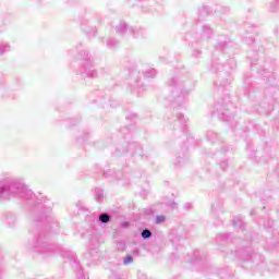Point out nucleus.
I'll use <instances>...</instances> for the list:
<instances>
[{
    "label": "nucleus",
    "mask_w": 279,
    "mask_h": 279,
    "mask_svg": "<svg viewBox=\"0 0 279 279\" xmlns=\"http://www.w3.org/2000/svg\"><path fill=\"white\" fill-rule=\"evenodd\" d=\"M16 195H20L22 199L33 202L36 206H40L43 211L40 213V218L36 219V221H43L51 214V205H46L47 198L43 194L36 196L32 190L25 186V183L21 179H1L0 199H10V197H16Z\"/></svg>",
    "instance_id": "1"
},
{
    "label": "nucleus",
    "mask_w": 279,
    "mask_h": 279,
    "mask_svg": "<svg viewBox=\"0 0 279 279\" xmlns=\"http://www.w3.org/2000/svg\"><path fill=\"white\" fill-rule=\"evenodd\" d=\"M169 86L173 88L172 95L174 97V101L179 105L184 104V101H186V97H189V94L191 93L189 85L178 77H172L169 82Z\"/></svg>",
    "instance_id": "2"
},
{
    "label": "nucleus",
    "mask_w": 279,
    "mask_h": 279,
    "mask_svg": "<svg viewBox=\"0 0 279 279\" xmlns=\"http://www.w3.org/2000/svg\"><path fill=\"white\" fill-rule=\"evenodd\" d=\"M33 250L38 254H43V256H53V254L60 250V246L50 244L44 240L43 235H39L35 244H33Z\"/></svg>",
    "instance_id": "3"
},
{
    "label": "nucleus",
    "mask_w": 279,
    "mask_h": 279,
    "mask_svg": "<svg viewBox=\"0 0 279 279\" xmlns=\"http://www.w3.org/2000/svg\"><path fill=\"white\" fill-rule=\"evenodd\" d=\"M215 109L217 110L218 117L221 121H227L228 123H232V121H234V111L230 112V110L234 109L232 104L216 102Z\"/></svg>",
    "instance_id": "4"
},
{
    "label": "nucleus",
    "mask_w": 279,
    "mask_h": 279,
    "mask_svg": "<svg viewBox=\"0 0 279 279\" xmlns=\"http://www.w3.org/2000/svg\"><path fill=\"white\" fill-rule=\"evenodd\" d=\"M78 60H84L83 63L84 71L82 72L83 77H90L95 80L97 77V70L93 69V62H90V57H88V51L82 50Z\"/></svg>",
    "instance_id": "5"
},
{
    "label": "nucleus",
    "mask_w": 279,
    "mask_h": 279,
    "mask_svg": "<svg viewBox=\"0 0 279 279\" xmlns=\"http://www.w3.org/2000/svg\"><path fill=\"white\" fill-rule=\"evenodd\" d=\"M141 149L142 147L140 146L138 143L133 142V143H129L126 145V148H118V151L121 154H131V156H135V154H138V156H143L141 155Z\"/></svg>",
    "instance_id": "6"
},
{
    "label": "nucleus",
    "mask_w": 279,
    "mask_h": 279,
    "mask_svg": "<svg viewBox=\"0 0 279 279\" xmlns=\"http://www.w3.org/2000/svg\"><path fill=\"white\" fill-rule=\"evenodd\" d=\"M230 43V39H228V37L226 36H220L218 38V41L216 44V49L218 51H225V49H228V45Z\"/></svg>",
    "instance_id": "7"
},
{
    "label": "nucleus",
    "mask_w": 279,
    "mask_h": 279,
    "mask_svg": "<svg viewBox=\"0 0 279 279\" xmlns=\"http://www.w3.org/2000/svg\"><path fill=\"white\" fill-rule=\"evenodd\" d=\"M129 32L135 38H145V36H147L145 28L141 27H130Z\"/></svg>",
    "instance_id": "8"
},
{
    "label": "nucleus",
    "mask_w": 279,
    "mask_h": 279,
    "mask_svg": "<svg viewBox=\"0 0 279 279\" xmlns=\"http://www.w3.org/2000/svg\"><path fill=\"white\" fill-rule=\"evenodd\" d=\"M117 34H120V36H123L126 32H130V28L128 27V24L121 22L118 26H116Z\"/></svg>",
    "instance_id": "9"
},
{
    "label": "nucleus",
    "mask_w": 279,
    "mask_h": 279,
    "mask_svg": "<svg viewBox=\"0 0 279 279\" xmlns=\"http://www.w3.org/2000/svg\"><path fill=\"white\" fill-rule=\"evenodd\" d=\"M211 34H213V28H210L207 25H204L203 29H202V38H203V40L204 39L208 40V38H210Z\"/></svg>",
    "instance_id": "10"
},
{
    "label": "nucleus",
    "mask_w": 279,
    "mask_h": 279,
    "mask_svg": "<svg viewBox=\"0 0 279 279\" xmlns=\"http://www.w3.org/2000/svg\"><path fill=\"white\" fill-rule=\"evenodd\" d=\"M70 263L74 269L77 271V277L82 276V267L75 257H70Z\"/></svg>",
    "instance_id": "11"
},
{
    "label": "nucleus",
    "mask_w": 279,
    "mask_h": 279,
    "mask_svg": "<svg viewBox=\"0 0 279 279\" xmlns=\"http://www.w3.org/2000/svg\"><path fill=\"white\" fill-rule=\"evenodd\" d=\"M12 47L10 46L9 43L1 41L0 43V56H3L4 53H8L11 51Z\"/></svg>",
    "instance_id": "12"
},
{
    "label": "nucleus",
    "mask_w": 279,
    "mask_h": 279,
    "mask_svg": "<svg viewBox=\"0 0 279 279\" xmlns=\"http://www.w3.org/2000/svg\"><path fill=\"white\" fill-rule=\"evenodd\" d=\"M111 219H112V216L106 213L100 214L98 217V221H100L104 225L110 223Z\"/></svg>",
    "instance_id": "13"
},
{
    "label": "nucleus",
    "mask_w": 279,
    "mask_h": 279,
    "mask_svg": "<svg viewBox=\"0 0 279 279\" xmlns=\"http://www.w3.org/2000/svg\"><path fill=\"white\" fill-rule=\"evenodd\" d=\"M107 47L108 49H117V47H119V40L114 38H109L107 40Z\"/></svg>",
    "instance_id": "14"
},
{
    "label": "nucleus",
    "mask_w": 279,
    "mask_h": 279,
    "mask_svg": "<svg viewBox=\"0 0 279 279\" xmlns=\"http://www.w3.org/2000/svg\"><path fill=\"white\" fill-rule=\"evenodd\" d=\"M89 243L92 245V247H99V235L98 234H94L90 239H89Z\"/></svg>",
    "instance_id": "15"
},
{
    "label": "nucleus",
    "mask_w": 279,
    "mask_h": 279,
    "mask_svg": "<svg viewBox=\"0 0 279 279\" xmlns=\"http://www.w3.org/2000/svg\"><path fill=\"white\" fill-rule=\"evenodd\" d=\"M95 199L96 202H101L104 199V190L99 187L95 190Z\"/></svg>",
    "instance_id": "16"
},
{
    "label": "nucleus",
    "mask_w": 279,
    "mask_h": 279,
    "mask_svg": "<svg viewBox=\"0 0 279 279\" xmlns=\"http://www.w3.org/2000/svg\"><path fill=\"white\" fill-rule=\"evenodd\" d=\"M210 14V9L208 7H203L198 10V16L204 17Z\"/></svg>",
    "instance_id": "17"
},
{
    "label": "nucleus",
    "mask_w": 279,
    "mask_h": 279,
    "mask_svg": "<svg viewBox=\"0 0 279 279\" xmlns=\"http://www.w3.org/2000/svg\"><path fill=\"white\" fill-rule=\"evenodd\" d=\"M142 239H144V241H147V239H151V230L149 229H144L141 233Z\"/></svg>",
    "instance_id": "18"
},
{
    "label": "nucleus",
    "mask_w": 279,
    "mask_h": 279,
    "mask_svg": "<svg viewBox=\"0 0 279 279\" xmlns=\"http://www.w3.org/2000/svg\"><path fill=\"white\" fill-rule=\"evenodd\" d=\"M207 141H209L210 143H215V141H217V133H215L214 131H208Z\"/></svg>",
    "instance_id": "19"
},
{
    "label": "nucleus",
    "mask_w": 279,
    "mask_h": 279,
    "mask_svg": "<svg viewBox=\"0 0 279 279\" xmlns=\"http://www.w3.org/2000/svg\"><path fill=\"white\" fill-rule=\"evenodd\" d=\"M144 77H145L146 80H149V78H151V77H156V70L150 69V70L144 72Z\"/></svg>",
    "instance_id": "20"
},
{
    "label": "nucleus",
    "mask_w": 279,
    "mask_h": 279,
    "mask_svg": "<svg viewBox=\"0 0 279 279\" xmlns=\"http://www.w3.org/2000/svg\"><path fill=\"white\" fill-rule=\"evenodd\" d=\"M7 223H8L10 227L14 226V225L16 223V216H14V215H9V216L7 217Z\"/></svg>",
    "instance_id": "21"
},
{
    "label": "nucleus",
    "mask_w": 279,
    "mask_h": 279,
    "mask_svg": "<svg viewBox=\"0 0 279 279\" xmlns=\"http://www.w3.org/2000/svg\"><path fill=\"white\" fill-rule=\"evenodd\" d=\"M229 84H230V81L228 80L216 82V86H218L219 88H226V86H228Z\"/></svg>",
    "instance_id": "22"
},
{
    "label": "nucleus",
    "mask_w": 279,
    "mask_h": 279,
    "mask_svg": "<svg viewBox=\"0 0 279 279\" xmlns=\"http://www.w3.org/2000/svg\"><path fill=\"white\" fill-rule=\"evenodd\" d=\"M134 263V257L132 255H126L123 259V265H132Z\"/></svg>",
    "instance_id": "23"
},
{
    "label": "nucleus",
    "mask_w": 279,
    "mask_h": 279,
    "mask_svg": "<svg viewBox=\"0 0 279 279\" xmlns=\"http://www.w3.org/2000/svg\"><path fill=\"white\" fill-rule=\"evenodd\" d=\"M166 220L167 218L165 216H157L155 219V223L157 225L165 223Z\"/></svg>",
    "instance_id": "24"
},
{
    "label": "nucleus",
    "mask_w": 279,
    "mask_h": 279,
    "mask_svg": "<svg viewBox=\"0 0 279 279\" xmlns=\"http://www.w3.org/2000/svg\"><path fill=\"white\" fill-rule=\"evenodd\" d=\"M233 226L234 228H241V226H243V221L239 219H233Z\"/></svg>",
    "instance_id": "25"
},
{
    "label": "nucleus",
    "mask_w": 279,
    "mask_h": 279,
    "mask_svg": "<svg viewBox=\"0 0 279 279\" xmlns=\"http://www.w3.org/2000/svg\"><path fill=\"white\" fill-rule=\"evenodd\" d=\"M279 3L278 2H272L270 4V12H276L278 10Z\"/></svg>",
    "instance_id": "26"
},
{
    "label": "nucleus",
    "mask_w": 279,
    "mask_h": 279,
    "mask_svg": "<svg viewBox=\"0 0 279 279\" xmlns=\"http://www.w3.org/2000/svg\"><path fill=\"white\" fill-rule=\"evenodd\" d=\"M177 117H178V120H179L181 123H186L187 120L184 118V114L179 113Z\"/></svg>",
    "instance_id": "27"
},
{
    "label": "nucleus",
    "mask_w": 279,
    "mask_h": 279,
    "mask_svg": "<svg viewBox=\"0 0 279 279\" xmlns=\"http://www.w3.org/2000/svg\"><path fill=\"white\" fill-rule=\"evenodd\" d=\"M220 168L222 169V171H226V169H228V161L227 160L221 161Z\"/></svg>",
    "instance_id": "28"
},
{
    "label": "nucleus",
    "mask_w": 279,
    "mask_h": 279,
    "mask_svg": "<svg viewBox=\"0 0 279 279\" xmlns=\"http://www.w3.org/2000/svg\"><path fill=\"white\" fill-rule=\"evenodd\" d=\"M132 254H133V256H140L141 250L134 248V250L132 251Z\"/></svg>",
    "instance_id": "29"
},
{
    "label": "nucleus",
    "mask_w": 279,
    "mask_h": 279,
    "mask_svg": "<svg viewBox=\"0 0 279 279\" xmlns=\"http://www.w3.org/2000/svg\"><path fill=\"white\" fill-rule=\"evenodd\" d=\"M192 207H193V204H191V203L185 204V208H192Z\"/></svg>",
    "instance_id": "30"
},
{
    "label": "nucleus",
    "mask_w": 279,
    "mask_h": 279,
    "mask_svg": "<svg viewBox=\"0 0 279 279\" xmlns=\"http://www.w3.org/2000/svg\"><path fill=\"white\" fill-rule=\"evenodd\" d=\"M270 110H274L272 107H268V109H266V114H269Z\"/></svg>",
    "instance_id": "31"
},
{
    "label": "nucleus",
    "mask_w": 279,
    "mask_h": 279,
    "mask_svg": "<svg viewBox=\"0 0 279 279\" xmlns=\"http://www.w3.org/2000/svg\"><path fill=\"white\" fill-rule=\"evenodd\" d=\"M138 278H140V279H147V276L141 275Z\"/></svg>",
    "instance_id": "32"
},
{
    "label": "nucleus",
    "mask_w": 279,
    "mask_h": 279,
    "mask_svg": "<svg viewBox=\"0 0 279 279\" xmlns=\"http://www.w3.org/2000/svg\"><path fill=\"white\" fill-rule=\"evenodd\" d=\"M132 119H136V114H132Z\"/></svg>",
    "instance_id": "33"
},
{
    "label": "nucleus",
    "mask_w": 279,
    "mask_h": 279,
    "mask_svg": "<svg viewBox=\"0 0 279 279\" xmlns=\"http://www.w3.org/2000/svg\"><path fill=\"white\" fill-rule=\"evenodd\" d=\"M263 108H265V102H263Z\"/></svg>",
    "instance_id": "34"
},
{
    "label": "nucleus",
    "mask_w": 279,
    "mask_h": 279,
    "mask_svg": "<svg viewBox=\"0 0 279 279\" xmlns=\"http://www.w3.org/2000/svg\"><path fill=\"white\" fill-rule=\"evenodd\" d=\"M251 215H254V211H251Z\"/></svg>",
    "instance_id": "35"
},
{
    "label": "nucleus",
    "mask_w": 279,
    "mask_h": 279,
    "mask_svg": "<svg viewBox=\"0 0 279 279\" xmlns=\"http://www.w3.org/2000/svg\"><path fill=\"white\" fill-rule=\"evenodd\" d=\"M215 112H217V111H213V114H215Z\"/></svg>",
    "instance_id": "36"
},
{
    "label": "nucleus",
    "mask_w": 279,
    "mask_h": 279,
    "mask_svg": "<svg viewBox=\"0 0 279 279\" xmlns=\"http://www.w3.org/2000/svg\"><path fill=\"white\" fill-rule=\"evenodd\" d=\"M223 236H228V234H223Z\"/></svg>",
    "instance_id": "37"
},
{
    "label": "nucleus",
    "mask_w": 279,
    "mask_h": 279,
    "mask_svg": "<svg viewBox=\"0 0 279 279\" xmlns=\"http://www.w3.org/2000/svg\"><path fill=\"white\" fill-rule=\"evenodd\" d=\"M230 62H234L233 60H231Z\"/></svg>",
    "instance_id": "38"
},
{
    "label": "nucleus",
    "mask_w": 279,
    "mask_h": 279,
    "mask_svg": "<svg viewBox=\"0 0 279 279\" xmlns=\"http://www.w3.org/2000/svg\"><path fill=\"white\" fill-rule=\"evenodd\" d=\"M278 129H279V125H278Z\"/></svg>",
    "instance_id": "39"
}]
</instances>
